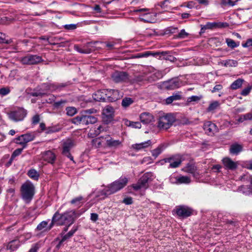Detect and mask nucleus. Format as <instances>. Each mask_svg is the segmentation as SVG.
<instances>
[{
  "instance_id": "1",
  "label": "nucleus",
  "mask_w": 252,
  "mask_h": 252,
  "mask_svg": "<svg viewBox=\"0 0 252 252\" xmlns=\"http://www.w3.org/2000/svg\"><path fill=\"white\" fill-rule=\"evenodd\" d=\"M21 198L27 203H30L35 194V187L30 181L23 183L20 188Z\"/></svg>"
},
{
  "instance_id": "2",
  "label": "nucleus",
  "mask_w": 252,
  "mask_h": 252,
  "mask_svg": "<svg viewBox=\"0 0 252 252\" xmlns=\"http://www.w3.org/2000/svg\"><path fill=\"white\" fill-rule=\"evenodd\" d=\"M176 117L174 114L166 113L159 116L157 126L160 130H166L169 128L175 122Z\"/></svg>"
},
{
  "instance_id": "3",
  "label": "nucleus",
  "mask_w": 252,
  "mask_h": 252,
  "mask_svg": "<svg viewBox=\"0 0 252 252\" xmlns=\"http://www.w3.org/2000/svg\"><path fill=\"white\" fill-rule=\"evenodd\" d=\"M156 178L153 173L147 172L144 173L136 184L132 185L134 190L137 191L141 189H146L149 187V184Z\"/></svg>"
},
{
  "instance_id": "4",
  "label": "nucleus",
  "mask_w": 252,
  "mask_h": 252,
  "mask_svg": "<svg viewBox=\"0 0 252 252\" xmlns=\"http://www.w3.org/2000/svg\"><path fill=\"white\" fill-rule=\"evenodd\" d=\"M128 182V179L125 176H121L118 179L106 186L111 194L116 193L124 188Z\"/></svg>"
},
{
  "instance_id": "5",
  "label": "nucleus",
  "mask_w": 252,
  "mask_h": 252,
  "mask_svg": "<svg viewBox=\"0 0 252 252\" xmlns=\"http://www.w3.org/2000/svg\"><path fill=\"white\" fill-rule=\"evenodd\" d=\"M97 121V118L92 115H78L71 120V123L76 125L82 124L87 126L90 124H94Z\"/></svg>"
},
{
  "instance_id": "6",
  "label": "nucleus",
  "mask_w": 252,
  "mask_h": 252,
  "mask_svg": "<svg viewBox=\"0 0 252 252\" xmlns=\"http://www.w3.org/2000/svg\"><path fill=\"white\" fill-rule=\"evenodd\" d=\"M27 115V111L21 107H18L8 113L9 118L15 122L23 121Z\"/></svg>"
},
{
  "instance_id": "7",
  "label": "nucleus",
  "mask_w": 252,
  "mask_h": 252,
  "mask_svg": "<svg viewBox=\"0 0 252 252\" xmlns=\"http://www.w3.org/2000/svg\"><path fill=\"white\" fill-rule=\"evenodd\" d=\"M161 165H163L166 163H169L168 168H175L180 166L181 164L182 160L179 157L177 156H172L168 158H164L160 160Z\"/></svg>"
},
{
  "instance_id": "8",
  "label": "nucleus",
  "mask_w": 252,
  "mask_h": 252,
  "mask_svg": "<svg viewBox=\"0 0 252 252\" xmlns=\"http://www.w3.org/2000/svg\"><path fill=\"white\" fill-rule=\"evenodd\" d=\"M103 122L108 124L114 120V110L112 107L106 106L104 108L102 112Z\"/></svg>"
},
{
  "instance_id": "9",
  "label": "nucleus",
  "mask_w": 252,
  "mask_h": 252,
  "mask_svg": "<svg viewBox=\"0 0 252 252\" xmlns=\"http://www.w3.org/2000/svg\"><path fill=\"white\" fill-rule=\"evenodd\" d=\"M34 138V133H27L17 137L15 140L17 144L22 145L23 148H25L27 147V143L33 140Z\"/></svg>"
},
{
  "instance_id": "10",
  "label": "nucleus",
  "mask_w": 252,
  "mask_h": 252,
  "mask_svg": "<svg viewBox=\"0 0 252 252\" xmlns=\"http://www.w3.org/2000/svg\"><path fill=\"white\" fill-rule=\"evenodd\" d=\"M42 61L41 57L38 55H28L23 57L21 62L24 64H35Z\"/></svg>"
},
{
  "instance_id": "11",
  "label": "nucleus",
  "mask_w": 252,
  "mask_h": 252,
  "mask_svg": "<svg viewBox=\"0 0 252 252\" xmlns=\"http://www.w3.org/2000/svg\"><path fill=\"white\" fill-rule=\"evenodd\" d=\"M41 160L50 164H54L56 159V155L51 150L43 152L40 154Z\"/></svg>"
},
{
  "instance_id": "12",
  "label": "nucleus",
  "mask_w": 252,
  "mask_h": 252,
  "mask_svg": "<svg viewBox=\"0 0 252 252\" xmlns=\"http://www.w3.org/2000/svg\"><path fill=\"white\" fill-rule=\"evenodd\" d=\"M104 139L106 141L107 146L113 149H118L122 146V141L120 140H116L111 137L109 135L105 136Z\"/></svg>"
},
{
  "instance_id": "13",
  "label": "nucleus",
  "mask_w": 252,
  "mask_h": 252,
  "mask_svg": "<svg viewBox=\"0 0 252 252\" xmlns=\"http://www.w3.org/2000/svg\"><path fill=\"white\" fill-rule=\"evenodd\" d=\"M123 94L118 90H106L105 95L107 100L113 102L120 99L123 96Z\"/></svg>"
},
{
  "instance_id": "14",
  "label": "nucleus",
  "mask_w": 252,
  "mask_h": 252,
  "mask_svg": "<svg viewBox=\"0 0 252 252\" xmlns=\"http://www.w3.org/2000/svg\"><path fill=\"white\" fill-rule=\"evenodd\" d=\"M93 194L94 195L96 201L104 200L109 195H111L106 186L104 187L103 189L94 192Z\"/></svg>"
},
{
  "instance_id": "15",
  "label": "nucleus",
  "mask_w": 252,
  "mask_h": 252,
  "mask_svg": "<svg viewBox=\"0 0 252 252\" xmlns=\"http://www.w3.org/2000/svg\"><path fill=\"white\" fill-rule=\"evenodd\" d=\"M112 78L116 83L126 82L128 80V74L124 71H115L112 74Z\"/></svg>"
},
{
  "instance_id": "16",
  "label": "nucleus",
  "mask_w": 252,
  "mask_h": 252,
  "mask_svg": "<svg viewBox=\"0 0 252 252\" xmlns=\"http://www.w3.org/2000/svg\"><path fill=\"white\" fill-rule=\"evenodd\" d=\"M73 146V142L71 140H67L63 144L62 154L69 158L71 160H73V157L70 153V151Z\"/></svg>"
},
{
  "instance_id": "17",
  "label": "nucleus",
  "mask_w": 252,
  "mask_h": 252,
  "mask_svg": "<svg viewBox=\"0 0 252 252\" xmlns=\"http://www.w3.org/2000/svg\"><path fill=\"white\" fill-rule=\"evenodd\" d=\"M181 85V82L178 78H174L163 84V87L167 90H174L179 88Z\"/></svg>"
},
{
  "instance_id": "18",
  "label": "nucleus",
  "mask_w": 252,
  "mask_h": 252,
  "mask_svg": "<svg viewBox=\"0 0 252 252\" xmlns=\"http://www.w3.org/2000/svg\"><path fill=\"white\" fill-rule=\"evenodd\" d=\"M176 214L179 217L187 218L192 214V210L186 206H181L176 209Z\"/></svg>"
},
{
  "instance_id": "19",
  "label": "nucleus",
  "mask_w": 252,
  "mask_h": 252,
  "mask_svg": "<svg viewBox=\"0 0 252 252\" xmlns=\"http://www.w3.org/2000/svg\"><path fill=\"white\" fill-rule=\"evenodd\" d=\"M203 128L205 132L208 135H213L215 132L218 131L216 125L210 121L206 122L204 123Z\"/></svg>"
},
{
  "instance_id": "20",
  "label": "nucleus",
  "mask_w": 252,
  "mask_h": 252,
  "mask_svg": "<svg viewBox=\"0 0 252 252\" xmlns=\"http://www.w3.org/2000/svg\"><path fill=\"white\" fill-rule=\"evenodd\" d=\"M63 219L65 225H70L73 223L75 217V212L74 211H66L63 213Z\"/></svg>"
},
{
  "instance_id": "21",
  "label": "nucleus",
  "mask_w": 252,
  "mask_h": 252,
  "mask_svg": "<svg viewBox=\"0 0 252 252\" xmlns=\"http://www.w3.org/2000/svg\"><path fill=\"white\" fill-rule=\"evenodd\" d=\"M229 24L226 22H208L205 25L206 29H213L216 28H224L228 27Z\"/></svg>"
},
{
  "instance_id": "22",
  "label": "nucleus",
  "mask_w": 252,
  "mask_h": 252,
  "mask_svg": "<svg viewBox=\"0 0 252 252\" xmlns=\"http://www.w3.org/2000/svg\"><path fill=\"white\" fill-rule=\"evenodd\" d=\"M91 44V42H88L82 47H80L78 45H75L74 46V49L75 50L81 54H90L92 51V50L90 48Z\"/></svg>"
},
{
  "instance_id": "23",
  "label": "nucleus",
  "mask_w": 252,
  "mask_h": 252,
  "mask_svg": "<svg viewBox=\"0 0 252 252\" xmlns=\"http://www.w3.org/2000/svg\"><path fill=\"white\" fill-rule=\"evenodd\" d=\"M146 76L147 82H153L161 78L163 75L161 71L156 70Z\"/></svg>"
},
{
  "instance_id": "24",
  "label": "nucleus",
  "mask_w": 252,
  "mask_h": 252,
  "mask_svg": "<svg viewBox=\"0 0 252 252\" xmlns=\"http://www.w3.org/2000/svg\"><path fill=\"white\" fill-rule=\"evenodd\" d=\"M174 0H164V1L160 2L158 3L162 9H165L166 11L170 10H177V7H174Z\"/></svg>"
},
{
  "instance_id": "25",
  "label": "nucleus",
  "mask_w": 252,
  "mask_h": 252,
  "mask_svg": "<svg viewBox=\"0 0 252 252\" xmlns=\"http://www.w3.org/2000/svg\"><path fill=\"white\" fill-rule=\"evenodd\" d=\"M106 94V90H100L95 92L93 95V97L97 101H105L107 100V97L105 94Z\"/></svg>"
},
{
  "instance_id": "26",
  "label": "nucleus",
  "mask_w": 252,
  "mask_h": 252,
  "mask_svg": "<svg viewBox=\"0 0 252 252\" xmlns=\"http://www.w3.org/2000/svg\"><path fill=\"white\" fill-rule=\"evenodd\" d=\"M155 56L156 55H160V57L162 58L163 59L169 61L171 62H174L176 60V58L171 55V53L169 51H163L158 53H154Z\"/></svg>"
},
{
  "instance_id": "27",
  "label": "nucleus",
  "mask_w": 252,
  "mask_h": 252,
  "mask_svg": "<svg viewBox=\"0 0 252 252\" xmlns=\"http://www.w3.org/2000/svg\"><path fill=\"white\" fill-rule=\"evenodd\" d=\"M152 145V142L150 140L132 145L131 147L133 149L136 151H140L150 147Z\"/></svg>"
},
{
  "instance_id": "28",
  "label": "nucleus",
  "mask_w": 252,
  "mask_h": 252,
  "mask_svg": "<svg viewBox=\"0 0 252 252\" xmlns=\"http://www.w3.org/2000/svg\"><path fill=\"white\" fill-rule=\"evenodd\" d=\"M141 122L144 124H148L151 123L154 119L153 115L150 113H142L140 116Z\"/></svg>"
},
{
  "instance_id": "29",
  "label": "nucleus",
  "mask_w": 252,
  "mask_h": 252,
  "mask_svg": "<svg viewBox=\"0 0 252 252\" xmlns=\"http://www.w3.org/2000/svg\"><path fill=\"white\" fill-rule=\"evenodd\" d=\"M222 162L227 169L234 170L237 167V164L228 158H224L222 159Z\"/></svg>"
},
{
  "instance_id": "30",
  "label": "nucleus",
  "mask_w": 252,
  "mask_h": 252,
  "mask_svg": "<svg viewBox=\"0 0 252 252\" xmlns=\"http://www.w3.org/2000/svg\"><path fill=\"white\" fill-rule=\"evenodd\" d=\"M167 146L165 144L159 145L156 149L152 151V154L153 157L157 158L161 152L166 148Z\"/></svg>"
},
{
  "instance_id": "31",
  "label": "nucleus",
  "mask_w": 252,
  "mask_h": 252,
  "mask_svg": "<svg viewBox=\"0 0 252 252\" xmlns=\"http://www.w3.org/2000/svg\"><path fill=\"white\" fill-rule=\"evenodd\" d=\"M147 82L146 75H140L135 76L131 80L132 84H140L141 83H144Z\"/></svg>"
},
{
  "instance_id": "32",
  "label": "nucleus",
  "mask_w": 252,
  "mask_h": 252,
  "mask_svg": "<svg viewBox=\"0 0 252 252\" xmlns=\"http://www.w3.org/2000/svg\"><path fill=\"white\" fill-rule=\"evenodd\" d=\"M20 246V241L18 240H14L10 241L7 246V249L14 251L16 250Z\"/></svg>"
},
{
  "instance_id": "33",
  "label": "nucleus",
  "mask_w": 252,
  "mask_h": 252,
  "mask_svg": "<svg viewBox=\"0 0 252 252\" xmlns=\"http://www.w3.org/2000/svg\"><path fill=\"white\" fill-rule=\"evenodd\" d=\"M242 150V146L237 143L231 145L230 148V152L233 155H237Z\"/></svg>"
},
{
  "instance_id": "34",
  "label": "nucleus",
  "mask_w": 252,
  "mask_h": 252,
  "mask_svg": "<svg viewBox=\"0 0 252 252\" xmlns=\"http://www.w3.org/2000/svg\"><path fill=\"white\" fill-rule=\"evenodd\" d=\"M27 174L30 178L35 181H37L39 177V173L34 169L29 170Z\"/></svg>"
},
{
  "instance_id": "35",
  "label": "nucleus",
  "mask_w": 252,
  "mask_h": 252,
  "mask_svg": "<svg viewBox=\"0 0 252 252\" xmlns=\"http://www.w3.org/2000/svg\"><path fill=\"white\" fill-rule=\"evenodd\" d=\"M54 215H56V219L57 226L65 225L63 214H60L59 212L57 211Z\"/></svg>"
},
{
  "instance_id": "36",
  "label": "nucleus",
  "mask_w": 252,
  "mask_h": 252,
  "mask_svg": "<svg viewBox=\"0 0 252 252\" xmlns=\"http://www.w3.org/2000/svg\"><path fill=\"white\" fill-rule=\"evenodd\" d=\"M42 85L43 87L45 88L46 90H48L51 92L57 91V83H47L43 84Z\"/></svg>"
},
{
  "instance_id": "37",
  "label": "nucleus",
  "mask_w": 252,
  "mask_h": 252,
  "mask_svg": "<svg viewBox=\"0 0 252 252\" xmlns=\"http://www.w3.org/2000/svg\"><path fill=\"white\" fill-rule=\"evenodd\" d=\"M247 120H252V113H249L246 114L241 115L238 119V122L239 123H243V122Z\"/></svg>"
},
{
  "instance_id": "38",
  "label": "nucleus",
  "mask_w": 252,
  "mask_h": 252,
  "mask_svg": "<svg viewBox=\"0 0 252 252\" xmlns=\"http://www.w3.org/2000/svg\"><path fill=\"white\" fill-rule=\"evenodd\" d=\"M103 130V127L101 126H99L97 128H94V130L91 129L89 132V134L92 135L93 137L96 136Z\"/></svg>"
},
{
  "instance_id": "39",
  "label": "nucleus",
  "mask_w": 252,
  "mask_h": 252,
  "mask_svg": "<svg viewBox=\"0 0 252 252\" xmlns=\"http://www.w3.org/2000/svg\"><path fill=\"white\" fill-rule=\"evenodd\" d=\"M83 199V198L82 196H78L72 199L70 201V203L74 205L76 207H80L83 204L82 202Z\"/></svg>"
},
{
  "instance_id": "40",
  "label": "nucleus",
  "mask_w": 252,
  "mask_h": 252,
  "mask_svg": "<svg viewBox=\"0 0 252 252\" xmlns=\"http://www.w3.org/2000/svg\"><path fill=\"white\" fill-rule=\"evenodd\" d=\"M48 225V221L43 220L41 221L36 227V230L38 231H42L43 232L48 231L47 230Z\"/></svg>"
},
{
  "instance_id": "41",
  "label": "nucleus",
  "mask_w": 252,
  "mask_h": 252,
  "mask_svg": "<svg viewBox=\"0 0 252 252\" xmlns=\"http://www.w3.org/2000/svg\"><path fill=\"white\" fill-rule=\"evenodd\" d=\"M66 114L67 116L72 117L77 113V109L72 106L67 107L65 108Z\"/></svg>"
},
{
  "instance_id": "42",
  "label": "nucleus",
  "mask_w": 252,
  "mask_h": 252,
  "mask_svg": "<svg viewBox=\"0 0 252 252\" xmlns=\"http://www.w3.org/2000/svg\"><path fill=\"white\" fill-rule=\"evenodd\" d=\"M244 82V80L242 79H238L233 82L231 85V88L233 90H236L239 88H240L242 83Z\"/></svg>"
},
{
  "instance_id": "43",
  "label": "nucleus",
  "mask_w": 252,
  "mask_h": 252,
  "mask_svg": "<svg viewBox=\"0 0 252 252\" xmlns=\"http://www.w3.org/2000/svg\"><path fill=\"white\" fill-rule=\"evenodd\" d=\"M239 0H221V5L226 6H233Z\"/></svg>"
},
{
  "instance_id": "44",
  "label": "nucleus",
  "mask_w": 252,
  "mask_h": 252,
  "mask_svg": "<svg viewBox=\"0 0 252 252\" xmlns=\"http://www.w3.org/2000/svg\"><path fill=\"white\" fill-rule=\"evenodd\" d=\"M190 178L186 176H178V185L186 184H188L190 183Z\"/></svg>"
},
{
  "instance_id": "45",
  "label": "nucleus",
  "mask_w": 252,
  "mask_h": 252,
  "mask_svg": "<svg viewBox=\"0 0 252 252\" xmlns=\"http://www.w3.org/2000/svg\"><path fill=\"white\" fill-rule=\"evenodd\" d=\"M150 56H155L154 53H152L150 51H146L143 53H137L135 56V58H146Z\"/></svg>"
},
{
  "instance_id": "46",
  "label": "nucleus",
  "mask_w": 252,
  "mask_h": 252,
  "mask_svg": "<svg viewBox=\"0 0 252 252\" xmlns=\"http://www.w3.org/2000/svg\"><path fill=\"white\" fill-rule=\"evenodd\" d=\"M225 42L227 46L231 48H235L239 45V43H236L233 39L230 38H226Z\"/></svg>"
},
{
  "instance_id": "47",
  "label": "nucleus",
  "mask_w": 252,
  "mask_h": 252,
  "mask_svg": "<svg viewBox=\"0 0 252 252\" xmlns=\"http://www.w3.org/2000/svg\"><path fill=\"white\" fill-rule=\"evenodd\" d=\"M238 62L234 60H227L224 61V66L226 67H236Z\"/></svg>"
},
{
  "instance_id": "48",
  "label": "nucleus",
  "mask_w": 252,
  "mask_h": 252,
  "mask_svg": "<svg viewBox=\"0 0 252 252\" xmlns=\"http://www.w3.org/2000/svg\"><path fill=\"white\" fill-rule=\"evenodd\" d=\"M12 42L10 38H8L7 36L3 33L0 32V43L9 44Z\"/></svg>"
},
{
  "instance_id": "49",
  "label": "nucleus",
  "mask_w": 252,
  "mask_h": 252,
  "mask_svg": "<svg viewBox=\"0 0 252 252\" xmlns=\"http://www.w3.org/2000/svg\"><path fill=\"white\" fill-rule=\"evenodd\" d=\"M126 125L128 126L135 128H140L141 127V123L138 122H134L127 120L126 122Z\"/></svg>"
},
{
  "instance_id": "50",
  "label": "nucleus",
  "mask_w": 252,
  "mask_h": 252,
  "mask_svg": "<svg viewBox=\"0 0 252 252\" xmlns=\"http://www.w3.org/2000/svg\"><path fill=\"white\" fill-rule=\"evenodd\" d=\"M220 106V103L218 101H214L209 105L207 108V110L209 112H212L217 109Z\"/></svg>"
},
{
  "instance_id": "51",
  "label": "nucleus",
  "mask_w": 252,
  "mask_h": 252,
  "mask_svg": "<svg viewBox=\"0 0 252 252\" xmlns=\"http://www.w3.org/2000/svg\"><path fill=\"white\" fill-rule=\"evenodd\" d=\"M104 136H100L92 140V145L95 148H99L101 146V138L104 139Z\"/></svg>"
},
{
  "instance_id": "52",
  "label": "nucleus",
  "mask_w": 252,
  "mask_h": 252,
  "mask_svg": "<svg viewBox=\"0 0 252 252\" xmlns=\"http://www.w3.org/2000/svg\"><path fill=\"white\" fill-rule=\"evenodd\" d=\"M133 102V101L132 98L130 97H125L122 100V105L124 107H126L131 104Z\"/></svg>"
},
{
  "instance_id": "53",
  "label": "nucleus",
  "mask_w": 252,
  "mask_h": 252,
  "mask_svg": "<svg viewBox=\"0 0 252 252\" xmlns=\"http://www.w3.org/2000/svg\"><path fill=\"white\" fill-rule=\"evenodd\" d=\"M96 110L94 108L85 110L81 112L79 115H91V114L95 113Z\"/></svg>"
},
{
  "instance_id": "54",
  "label": "nucleus",
  "mask_w": 252,
  "mask_h": 252,
  "mask_svg": "<svg viewBox=\"0 0 252 252\" xmlns=\"http://www.w3.org/2000/svg\"><path fill=\"white\" fill-rule=\"evenodd\" d=\"M67 100L64 99H61L60 101H55L53 104V106L54 108L58 109L62 106L63 104L66 103Z\"/></svg>"
},
{
  "instance_id": "55",
  "label": "nucleus",
  "mask_w": 252,
  "mask_h": 252,
  "mask_svg": "<svg viewBox=\"0 0 252 252\" xmlns=\"http://www.w3.org/2000/svg\"><path fill=\"white\" fill-rule=\"evenodd\" d=\"M10 92V88L8 87H3L0 89V95L1 96L8 94Z\"/></svg>"
},
{
  "instance_id": "56",
  "label": "nucleus",
  "mask_w": 252,
  "mask_h": 252,
  "mask_svg": "<svg viewBox=\"0 0 252 252\" xmlns=\"http://www.w3.org/2000/svg\"><path fill=\"white\" fill-rule=\"evenodd\" d=\"M65 241V240H63V239L62 238L60 239V237H57L55 240L54 242H58V243L56 246V249L57 250H59L63 246V243Z\"/></svg>"
},
{
  "instance_id": "57",
  "label": "nucleus",
  "mask_w": 252,
  "mask_h": 252,
  "mask_svg": "<svg viewBox=\"0 0 252 252\" xmlns=\"http://www.w3.org/2000/svg\"><path fill=\"white\" fill-rule=\"evenodd\" d=\"M189 33L187 32L184 29H182L180 31L178 35H177L176 37L177 38L183 39L187 37Z\"/></svg>"
},
{
  "instance_id": "58",
  "label": "nucleus",
  "mask_w": 252,
  "mask_h": 252,
  "mask_svg": "<svg viewBox=\"0 0 252 252\" xmlns=\"http://www.w3.org/2000/svg\"><path fill=\"white\" fill-rule=\"evenodd\" d=\"M56 215H54L51 220V222L49 225H47V230L49 231L55 225H57Z\"/></svg>"
},
{
  "instance_id": "59",
  "label": "nucleus",
  "mask_w": 252,
  "mask_h": 252,
  "mask_svg": "<svg viewBox=\"0 0 252 252\" xmlns=\"http://www.w3.org/2000/svg\"><path fill=\"white\" fill-rule=\"evenodd\" d=\"M169 181L172 184L178 185V176L175 174L171 175L169 177Z\"/></svg>"
},
{
  "instance_id": "60",
  "label": "nucleus",
  "mask_w": 252,
  "mask_h": 252,
  "mask_svg": "<svg viewBox=\"0 0 252 252\" xmlns=\"http://www.w3.org/2000/svg\"><path fill=\"white\" fill-rule=\"evenodd\" d=\"M23 149L24 148H18V149H16L13 152V153H12V154L11 155V159H13L15 157L19 156L22 153Z\"/></svg>"
},
{
  "instance_id": "61",
  "label": "nucleus",
  "mask_w": 252,
  "mask_h": 252,
  "mask_svg": "<svg viewBox=\"0 0 252 252\" xmlns=\"http://www.w3.org/2000/svg\"><path fill=\"white\" fill-rule=\"evenodd\" d=\"M201 98V96H198L197 95H192L190 97H189L187 99L188 102H196L199 101Z\"/></svg>"
},
{
  "instance_id": "62",
  "label": "nucleus",
  "mask_w": 252,
  "mask_h": 252,
  "mask_svg": "<svg viewBox=\"0 0 252 252\" xmlns=\"http://www.w3.org/2000/svg\"><path fill=\"white\" fill-rule=\"evenodd\" d=\"M180 98L179 95H172L167 97L166 99V102L167 104L171 103L174 100H177Z\"/></svg>"
},
{
  "instance_id": "63",
  "label": "nucleus",
  "mask_w": 252,
  "mask_h": 252,
  "mask_svg": "<svg viewBox=\"0 0 252 252\" xmlns=\"http://www.w3.org/2000/svg\"><path fill=\"white\" fill-rule=\"evenodd\" d=\"M252 87L248 86L243 89V90L241 92V94L243 96H246L250 93Z\"/></svg>"
},
{
  "instance_id": "64",
  "label": "nucleus",
  "mask_w": 252,
  "mask_h": 252,
  "mask_svg": "<svg viewBox=\"0 0 252 252\" xmlns=\"http://www.w3.org/2000/svg\"><path fill=\"white\" fill-rule=\"evenodd\" d=\"M244 167L250 170H252V159L245 161L244 163Z\"/></svg>"
}]
</instances>
